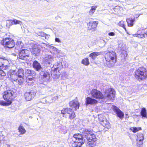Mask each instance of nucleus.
<instances>
[{
  "label": "nucleus",
  "mask_w": 147,
  "mask_h": 147,
  "mask_svg": "<svg viewBox=\"0 0 147 147\" xmlns=\"http://www.w3.org/2000/svg\"><path fill=\"white\" fill-rule=\"evenodd\" d=\"M6 76V74L3 70H0V80L4 79V77Z\"/></svg>",
  "instance_id": "34"
},
{
  "label": "nucleus",
  "mask_w": 147,
  "mask_h": 147,
  "mask_svg": "<svg viewBox=\"0 0 147 147\" xmlns=\"http://www.w3.org/2000/svg\"><path fill=\"white\" fill-rule=\"evenodd\" d=\"M97 7V5H94L92 6L91 9L89 11V14L91 15H92L93 13L95 12L96 9Z\"/></svg>",
  "instance_id": "28"
},
{
  "label": "nucleus",
  "mask_w": 147,
  "mask_h": 147,
  "mask_svg": "<svg viewBox=\"0 0 147 147\" xmlns=\"http://www.w3.org/2000/svg\"><path fill=\"white\" fill-rule=\"evenodd\" d=\"M35 93L33 91L26 92L25 93L24 97L27 101H30L34 97Z\"/></svg>",
  "instance_id": "11"
},
{
  "label": "nucleus",
  "mask_w": 147,
  "mask_h": 147,
  "mask_svg": "<svg viewBox=\"0 0 147 147\" xmlns=\"http://www.w3.org/2000/svg\"><path fill=\"white\" fill-rule=\"evenodd\" d=\"M18 129L19 132H20V134H23L26 132V131L24 128L23 126H19Z\"/></svg>",
  "instance_id": "32"
},
{
  "label": "nucleus",
  "mask_w": 147,
  "mask_h": 147,
  "mask_svg": "<svg viewBox=\"0 0 147 147\" xmlns=\"http://www.w3.org/2000/svg\"><path fill=\"white\" fill-rule=\"evenodd\" d=\"M140 114L142 118H147L146 111L145 108H144L142 109Z\"/></svg>",
  "instance_id": "26"
},
{
  "label": "nucleus",
  "mask_w": 147,
  "mask_h": 147,
  "mask_svg": "<svg viewBox=\"0 0 147 147\" xmlns=\"http://www.w3.org/2000/svg\"><path fill=\"white\" fill-rule=\"evenodd\" d=\"M126 21L129 26H132L134 25V22L135 21L134 19L128 18L126 19Z\"/></svg>",
  "instance_id": "27"
},
{
  "label": "nucleus",
  "mask_w": 147,
  "mask_h": 147,
  "mask_svg": "<svg viewBox=\"0 0 147 147\" xmlns=\"http://www.w3.org/2000/svg\"><path fill=\"white\" fill-rule=\"evenodd\" d=\"M40 73V77L43 81H48L49 78V73L46 71H42Z\"/></svg>",
  "instance_id": "13"
},
{
  "label": "nucleus",
  "mask_w": 147,
  "mask_h": 147,
  "mask_svg": "<svg viewBox=\"0 0 147 147\" xmlns=\"http://www.w3.org/2000/svg\"><path fill=\"white\" fill-rule=\"evenodd\" d=\"M82 63L85 65H88L89 64L88 59V58L84 59L82 60Z\"/></svg>",
  "instance_id": "31"
},
{
  "label": "nucleus",
  "mask_w": 147,
  "mask_h": 147,
  "mask_svg": "<svg viewBox=\"0 0 147 147\" xmlns=\"http://www.w3.org/2000/svg\"><path fill=\"white\" fill-rule=\"evenodd\" d=\"M113 110L116 113L117 116L121 118L124 116L123 113L117 107L115 106L113 107Z\"/></svg>",
  "instance_id": "19"
},
{
  "label": "nucleus",
  "mask_w": 147,
  "mask_h": 147,
  "mask_svg": "<svg viewBox=\"0 0 147 147\" xmlns=\"http://www.w3.org/2000/svg\"><path fill=\"white\" fill-rule=\"evenodd\" d=\"M48 47L50 48V51L53 54H56L59 53L60 50L57 49L55 47L49 45Z\"/></svg>",
  "instance_id": "21"
},
{
  "label": "nucleus",
  "mask_w": 147,
  "mask_h": 147,
  "mask_svg": "<svg viewBox=\"0 0 147 147\" xmlns=\"http://www.w3.org/2000/svg\"><path fill=\"white\" fill-rule=\"evenodd\" d=\"M40 50L38 47L36 45H34L32 49L31 50V52L34 54H37L39 53Z\"/></svg>",
  "instance_id": "23"
},
{
  "label": "nucleus",
  "mask_w": 147,
  "mask_h": 147,
  "mask_svg": "<svg viewBox=\"0 0 147 147\" xmlns=\"http://www.w3.org/2000/svg\"><path fill=\"white\" fill-rule=\"evenodd\" d=\"M126 3L128 5L132 4L134 2L133 0H125Z\"/></svg>",
  "instance_id": "41"
},
{
  "label": "nucleus",
  "mask_w": 147,
  "mask_h": 147,
  "mask_svg": "<svg viewBox=\"0 0 147 147\" xmlns=\"http://www.w3.org/2000/svg\"><path fill=\"white\" fill-rule=\"evenodd\" d=\"M119 25L123 28L125 31H127L125 27V25L124 24V22L123 21H120L118 24Z\"/></svg>",
  "instance_id": "35"
},
{
  "label": "nucleus",
  "mask_w": 147,
  "mask_h": 147,
  "mask_svg": "<svg viewBox=\"0 0 147 147\" xmlns=\"http://www.w3.org/2000/svg\"><path fill=\"white\" fill-rule=\"evenodd\" d=\"M54 58L50 55L46 56L44 59L43 61L47 64H50L53 60Z\"/></svg>",
  "instance_id": "20"
},
{
  "label": "nucleus",
  "mask_w": 147,
  "mask_h": 147,
  "mask_svg": "<svg viewBox=\"0 0 147 147\" xmlns=\"http://www.w3.org/2000/svg\"><path fill=\"white\" fill-rule=\"evenodd\" d=\"M133 35L139 38H145L147 37V32H145L144 30H140Z\"/></svg>",
  "instance_id": "10"
},
{
  "label": "nucleus",
  "mask_w": 147,
  "mask_h": 147,
  "mask_svg": "<svg viewBox=\"0 0 147 147\" xmlns=\"http://www.w3.org/2000/svg\"><path fill=\"white\" fill-rule=\"evenodd\" d=\"M100 54L101 53L100 52H93L89 55V57H91L92 60H94L98 55H100Z\"/></svg>",
  "instance_id": "25"
},
{
  "label": "nucleus",
  "mask_w": 147,
  "mask_h": 147,
  "mask_svg": "<svg viewBox=\"0 0 147 147\" xmlns=\"http://www.w3.org/2000/svg\"><path fill=\"white\" fill-rule=\"evenodd\" d=\"M26 73L28 74V76H31L34 73V71L30 69H28Z\"/></svg>",
  "instance_id": "40"
},
{
  "label": "nucleus",
  "mask_w": 147,
  "mask_h": 147,
  "mask_svg": "<svg viewBox=\"0 0 147 147\" xmlns=\"http://www.w3.org/2000/svg\"><path fill=\"white\" fill-rule=\"evenodd\" d=\"M70 106L73 109L76 110L79 107V103L78 101L74 100L71 101L69 103Z\"/></svg>",
  "instance_id": "15"
},
{
  "label": "nucleus",
  "mask_w": 147,
  "mask_h": 147,
  "mask_svg": "<svg viewBox=\"0 0 147 147\" xmlns=\"http://www.w3.org/2000/svg\"><path fill=\"white\" fill-rule=\"evenodd\" d=\"M61 113L65 115V116L68 117L70 119H73L76 117L75 113L73 110L70 108L63 109L61 111Z\"/></svg>",
  "instance_id": "7"
},
{
  "label": "nucleus",
  "mask_w": 147,
  "mask_h": 147,
  "mask_svg": "<svg viewBox=\"0 0 147 147\" xmlns=\"http://www.w3.org/2000/svg\"><path fill=\"white\" fill-rule=\"evenodd\" d=\"M105 95L102 92L96 89H92L91 92L92 96L97 99H106L108 100H111L112 101L115 99V91L114 89L109 88L105 91Z\"/></svg>",
  "instance_id": "2"
},
{
  "label": "nucleus",
  "mask_w": 147,
  "mask_h": 147,
  "mask_svg": "<svg viewBox=\"0 0 147 147\" xmlns=\"http://www.w3.org/2000/svg\"><path fill=\"white\" fill-rule=\"evenodd\" d=\"M32 66L34 69L37 71H39L42 70V68L40 63L36 61H34L33 62Z\"/></svg>",
  "instance_id": "18"
},
{
  "label": "nucleus",
  "mask_w": 147,
  "mask_h": 147,
  "mask_svg": "<svg viewBox=\"0 0 147 147\" xmlns=\"http://www.w3.org/2000/svg\"><path fill=\"white\" fill-rule=\"evenodd\" d=\"M17 73L19 78H21L22 79L24 75L23 69L21 68H20L18 69Z\"/></svg>",
  "instance_id": "24"
},
{
  "label": "nucleus",
  "mask_w": 147,
  "mask_h": 147,
  "mask_svg": "<svg viewBox=\"0 0 147 147\" xmlns=\"http://www.w3.org/2000/svg\"><path fill=\"white\" fill-rule=\"evenodd\" d=\"M120 7L119 6H116L114 7L113 9L114 11L116 12H118L119 10Z\"/></svg>",
  "instance_id": "42"
},
{
  "label": "nucleus",
  "mask_w": 147,
  "mask_h": 147,
  "mask_svg": "<svg viewBox=\"0 0 147 147\" xmlns=\"http://www.w3.org/2000/svg\"><path fill=\"white\" fill-rule=\"evenodd\" d=\"M80 131L82 135L76 134L71 138V145L73 147H80L86 142L90 147H92L96 144L97 139L91 129L83 128Z\"/></svg>",
  "instance_id": "1"
},
{
  "label": "nucleus",
  "mask_w": 147,
  "mask_h": 147,
  "mask_svg": "<svg viewBox=\"0 0 147 147\" xmlns=\"http://www.w3.org/2000/svg\"><path fill=\"white\" fill-rule=\"evenodd\" d=\"M7 76L11 81L18 82L20 85H21L22 83V80H21L19 78L16 70H10L7 73Z\"/></svg>",
  "instance_id": "5"
},
{
  "label": "nucleus",
  "mask_w": 147,
  "mask_h": 147,
  "mask_svg": "<svg viewBox=\"0 0 147 147\" xmlns=\"http://www.w3.org/2000/svg\"><path fill=\"white\" fill-rule=\"evenodd\" d=\"M38 35L40 36H44L46 35V34L42 32H39L38 33Z\"/></svg>",
  "instance_id": "43"
},
{
  "label": "nucleus",
  "mask_w": 147,
  "mask_h": 147,
  "mask_svg": "<svg viewBox=\"0 0 147 147\" xmlns=\"http://www.w3.org/2000/svg\"><path fill=\"white\" fill-rule=\"evenodd\" d=\"M97 102L98 101L90 97H88L86 98L85 103L87 106L88 105H95L96 104Z\"/></svg>",
  "instance_id": "16"
},
{
  "label": "nucleus",
  "mask_w": 147,
  "mask_h": 147,
  "mask_svg": "<svg viewBox=\"0 0 147 147\" xmlns=\"http://www.w3.org/2000/svg\"><path fill=\"white\" fill-rule=\"evenodd\" d=\"M144 139V136L143 134L141 133H138L137 135V140H143Z\"/></svg>",
  "instance_id": "30"
},
{
  "label": "nucleus",
  "mask_w": 147,
  "mask_h": 147,
  "mask_svg": "<svg viewBox=\"0 0 147 147\" xmlns=\"http://www.w3.org/2000/svg\"><path fill=\"white\" fill-rule=\"evenodd\" d=\"M123 52H124L125 54L124 55V56L125 57H126L127 56V52L126 51H123Z\"/></svg>",
  "instance_id": "50"
},
{
  "label": "nucleus",
  "mask_w": 147,
  "mask_h": 147,
  "mask_svg": "<svg viewBox=\"0 0 147 147\" xmlns=\"http://www.w3.org/2000/svg\"><path fill=\"white\" fill-rule=\"evenodd\" d=\"M100 123L103 127L108 129L111 128V125L106 119L102 123Z\"/></svg>",
  "instance_id": "22"
},
{
  "label": "nucleus",
  "mask_w": 147,
  "mask_h": 147,
  "mask_svg": "<svg viewBox=\"0 0 147 147\" xmlns=\"http://www.w3.org/2000/svg\"><path fill=\"white\" fill-rule=\"evenodd\" d=\"M58 98V96H55L54 97L51 98V101L53 102L54 101H55Z\"/></svg>",
  "instance_id": "44"
},
{
  "label": "nucleus",
  "mask_w": 147,
  "mask_h": 147,
  "mask_svg": "<svg viewBox=\"0 0 147 147\" xmlns=\"http://www.w3.org/2000/svg\"><path fill=\"white\" fill-rule=\"evenodd\" d=\"M139 15H138V16L137 17H136V18H138V17H139Z\"/></svg>",
  "instance_id": "53"
},
{
  "label": "nucleus",
  "mask_w": 147,
  "mask_h": 147,
  "mask_svg": "<svg viewBox=\"0 0 147 147\" xmlns=\"http://www.w3.org/2000/svg\"><path fill=\"white\" fill-rule=\"evenodd\" d=\"M98 24L97 21H90L88 24V28L89 30H94Z\"/></svg>",
  "instance_id": "17"
},
{
  "label": "nucleus",
  "mask_w": 147,
  "mask_h": 147,
  "mask_svg": "<svg viewBox=\"0 0 147 147\" xmlns=\"http://www.w3.org/2000/svg\"><path fill=\"white\" fill-rule=\"evenodd\" d=\"M5 104V103H4L3 102V101H0V104L3 105V104Z\"/></svg>",
  "instance_id": "51"
},
{
  "label": "nucleus",
  "mask_w": 147,
  "mask_h": 147,
  "mask_svg": "<svg viewBox=\"0 0 147 147\" xmlns=\"http://www.w3.org/2000/svg\"><path fill=\"white\" fill-rule=\"evenodd\" d=\"M55 41L56 42H61V41L58 38H56L55 39Z\"/></svg>",
  "instance_id": "49"
},
{
  "label": "nucleus",
  "mask_w": 147,
  "mask_h": 147,
  "mask_svg": "<svg viewBox=\"0 0 147 147\" xmlns=\"http://www.w3.org/2000/svg\"><path fill=\"white\" fill-rule=\"evenodd\" d=\"M130 129L134 133L141 129V128L140 127H131Z\"/></svg>",
  "instance_id": "33"
},
{
  "label": "nucleus",
  "mask_w": 147,
  "mask_h": 147,
  "mask_svg": "<svg viewBox=\"0 0 147 147\" xmlns=\"http://www.w3.org/2000/svg\"><path fill=\"white\" fill-rule=\"evenodd\" d=\"M12 22H13V24L15 25L17 24H20V25H21L22 23V22L20 21L17 20L15 19H14L13 20Z\"/></svg>",
  "instance_id": "36"
},
{
  "label": "nucleus",
  "mask_w": 147,
  "mask_h": 147,
  "mask_svg": "<svg viewBox=\"0 0 147 147\" xmlns=\"http://www.w3.org/2000/svg\"><path fill=\"white\" fill-rule=\"evenodd\" d=\"M147 76V72L144 67H140L135 71V77L139 81L144 79Z\"/></svg>",
  "instance_id": "4"
},
{
  "label": "nucleus",
  "mask_w": 147,
  "mask_h": 147,
  "mask_svg": "<svg viewBox=\"0 0 147 147\" xmlns=\"http://www.w3.org/2000/svg\"><path fill=\"white\" fill-rule=\"evenodd\" d=\"M105 119L106 118L104 117L103 115H100L98 116V119L100 123H102Z\"/></svg>",
  "instance_id": "37"
},
{
  "label": "nucleus",
  "mask_w": 147,
  "mask_h": 147,
  "mask_svg": "<svg viewBox=\"0 0 147 147\" xmlns=\"http://www.w3.org/2000/svg\"><path fill=\"white\" fill-rule=\"evenodd\" d=\"M143 140H137V146L138 147H141L143 145Z\"/></svg>",
  "instance_id": "38"
},
{
  "label": "nucleus",
  "mask_w": 147,
  "mask_h": 147,
  "mask_svg": "<svg viewBox=\"0 0 147 147\" xmlns=\"http://www.w3.org/2000/svg\"><path fill=\"white\" fill-rule=\"evenodd\" d=\"M12 20H9L7 21V25L8 26L13 25Z\"/></svg>",
  "instance_id": "39"
},
{
  "label": "nucleus",
  "mask_w": 147,
  "mask_h": 147,
  "mask_svg": "<svg viewBox=\"0 0 147 147\" xmlns=\"http://www.w3.org/2000/svg\"><path fill=\"white\" fill-rule=\"evenodd\" d=\"M9 64L8 60L4 58H0V69L6 68Z\"/></svg>",
  "instance_id": "12"
},
{
  "label": "nucleus",
  "mask_w": 147,
  "mask_h": 147,
  "mask_svg": "<svg viewBox=\"0 0 147 147\" xmlns=\"http://www.w3.org/2000/svg\"><path fill=\"white\" fill-rule=\"evenodd\" d=\"M62 67L63 65L61 62H58L56 63L53 65V67L51 68V73L52 74L53 72L57 71V69H60Z\"/></svg>",
  "instance_id": "14"
},
{
  "label": "nucleus",
  "mask_w": 147,
  "mask_h": 147,
  "mask_svg": "<svg viewBox=\"0 0 147 147\" xmlns=\"http://www.w3.org/2000/svg\"><path fill=\"white\" fill-rule=\"evenodd\" d=\"M23 44L22 42L20 43V45H18V46L19 49L22 48V47Z\"/></svg>",
  "instance_id": "48"
},
{
  "label": "nucleus",
  "mask_w": 147,
  "mask_h": 147,
  "mask_svg": "<svg viewBox=\"0 0 147 147\" xmlns=\"http://www.w3.org/2000/svg\"><path fill=\"white\" fill-rule=\"evenodd\" d=\"M108 34L109 36H114L115 35V33L114 32H111L109 33Z\"/></svg>",
  "instance_id": "45"
},
{
  "label": "nucleus",
  "mask_w": 147,
  "mask_h": 147,
  "mask_svg": "<svg viewBox=\"0 0 147 147\" xmlns=\"http://www.w3.org/2000/svg\"><path fill=\"white\" fill-rule=\"evenodd\" d=\"M62 76L63 78L65 77V78H67L68 77V75L66 73L62 74Z\"/></svg>",
  "instance_id": "46"
},
{
  "label": "nucleus",
  "mask_w": 147,
  "mask_h": 147,
  "mask_svg": "<svg viewBox=\"0 0 147 147\" xmlns=\"http://www.w3.org/2000/svg\"><path fill=\"white\" fill-rule=\"evenodd\" d=\"M116 54L115 52H109L106 53L105 58L107 66L110 67L114 65L116 62Z\"/></svg>",
  "instance_id": "3"
},
{
  "label": "nucleus",
  "mask_w": 147,
  "mask_h": 147,
  "mask_svg": "<svg viewBox=\"0 0 147 147\" xmlns=\"http://www.w3.org/2000/svg\"><path fill=\"white\" fill-rule=\"evenodd\" d=\"M28 80L30 82H30V83H33L34 81V79L33 78H28Z\"/></svg>",
  "instance_id": "47"
},
{
  "label": "nucleus",
  "mask_w": 147,
  "mask_h": 147,
  "mask_svg": "<svg viewBox=\"0 0 147 147\" xmlns=\"http://www.w3.org/2000/svg\"><path fill=\"white\" fill-rule=\"evenodd\" d=\"M47 98L48 99L49 101H51V98Z\"/></svg>",
  "instance_id": "52"
},
{
  "label": "nucleus",
  "mask_w": 147,
  "mask_h": 147,
  "mask_svg": "<svg viewBox=\"0 0 147 147\" xmlns=\"http://www.w3.org/2000/svg\"><path fill=\"white\" fill-rule=\"evenodd\" d=\"M30 51L27 50L23 49L19 53V58L22 59L27 60L29 57Z\"/></svg>",
  "instance_id": "9"
},
{
  "label": "nucleus",
  "mask_w": 147,
  "mask_h": 147,
  "mask_svg": "<svg viewBox=\"0 0 147 147\" xmlns=\"http://www.w3.org/2000/svg\"><path fill=\"white\" fill-rule=\"evenodd\" d=\"M1 44L5 47L9 48H13L15 46L14 40L11 38H5L1 41Z\"/></svg>",
  "instance_id": "6"
},
{
  "label": "nucleus",
  "mask_w": 147,
  "mask_h": 147,
  "mask_svg": "<svg viewBox=\"0 0 147 147\" xmlns=\"http://www.w3.org/2000/svg\"><path fill=\"white\" fill-rule=\"evenodd\" d=\"M48 100V98L46 99L45 98H44L42 99L40 101V102L44 104L48 103L49 104H50L53 102L52 101H49Z\"/></svg>",
  "instance_id": "29"
},
{
  "label": "nucleus",
  "mask_w": 147,
  "mask_h": 147,
  "mask_svg": "<svg viewBox=\"0 0 147 147\" xmlns=\"http://www.w3.org/2000/svg\"><path fill=\"white\" fill-rule=\"evenodd\" d=\"M14 94V92L11 90H9L4 92L3 97L4 100L8 102L7 105L11 104L12 97Z\"/></svg>",
  "instance_id": "8"
}]
</instances>
